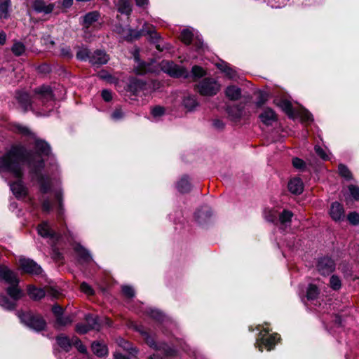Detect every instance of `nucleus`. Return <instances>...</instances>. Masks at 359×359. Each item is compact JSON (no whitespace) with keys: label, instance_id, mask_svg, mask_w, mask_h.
Here are the masks:
<instances>
[{"label":"nucleus","instance_id":"f257e3e1","mask_svg":"<svg viewBox=\"0 0 359 359\" xmlns=\"http://www.w3.org/2000/svg\"><path fill=\"white\" fill-rule=\"evenodd\" d=\"M13 131L21 135L27 140H33V151H27L25 146L18 144L0 157V175L7 179L13 195L18 199H24L28 194L27 187L22 182L23 164L29 169V178L36 182L40 189V202L42 211L49 214L55 207L57 217L61 218L65 213L63 192L60 187V170L51 149L47 142L39 139L27 126L15 123Z\"/></svg>","mask_w":359,"mask_h":359},{"label":"nucleus","instance_id":"f03ea898","mask_svg":"<svg viewBox=\"0 0 359 359\" xmlns=\"http://www.w3.org/2000/svg\"><path fill=\"white\" fill-rule=\"evenodd\" d=\"M15 97L24 112L31 111L36 116H48L55 104L52 88L48 85L35 88L32 95L25 91H18Z\"/></svg>","mask_w":359,"mask_h":359},{"label":"nucleus","instance_id":"7ed1b4c3","mask_svg":"<svg viewBox=\"0 0 359 359\" xmlns=\"http://www.w3.org/2000/svg\"><path fill=\"white\" fill-rule=\"evenodd\" d=\"M114 30L128 41H132L140 39L143 35H147L149 41L155 44L156 48L159 52L169 50L172 48L170 43L163 41L161 35L156 32L155 27L147 23H144L140 30L131 29L129 27H123L121 25H116Z\"/></svg>","mask_w":359,"mask_h":359},{"label":"nucleus","instance_id":"20e7f679","mask_svg":"<svg viewBox=\"0 0 359 359\" xmlns=\"http://www.w3.org/2000/svg\"><path fill=\"white\" fill-rule=\"evenodd\" d=\"M0 280L9 285L6 292L0 294V306L6 310H13L16 302L23 295L22 290L18 287L19 280L16 274L6 266H0Z\"/></svg>","mask_w":359,"mask_h":359},{"label":"nucleus","instance_id":"39448f33","mask_svg":"<svg viewBox=\"0 0 359 359\" xmlns=\"http://www.w3.org/2000/svg\"><path fill=\"white\" fill-rule=\"evenodd\" d=\"M161 70L175 78L191 79L196 81L206 75V70L198 65H194L189 72L185 67L175 64L172 61L163 60L160 63Z\"/></svg>","mask_w":359,"mask_h":359},{"label":"nucleus","instance_id":"423d86ee","mask_svg":"<svg viewBox=\"0 0 359 359\" xmlns=\"http://www.w3.org/2000/svg\"><path fill=\"white\" fill-rule=\"evenodd\" d=\"M140 311L155 321L162 323L163 334L168 335H175L177 334L175 332V330H177L176 325L159 309L153 307L142 306Z\"/></svg>","mask_w":359,"mask_h":359},{"label":"nucleus","instance_id":"0eeeda50","mask_svg":"<svg viewBox=\"0 0 359 359\" xmlns=\"http://www.w3.org/2000/svg\"><path fill=\"white\" fill-rule=\"evenodd\" d=\"M196 90L202 96L212 97L221 90L220 83L212 77L203 79L196 85Z\"/></svg>","mask_w":359,"mask_h":359},{"label":"nucleus","instance_id":"6e6552de","mask_svg":"<svg viewBox=\"0 0 359 359\" xmlns=\"http://www.w3.org/2000/svg\"><path fill=\"white\" fill-rule=\"evenodd\" d=\"M18 316L21 323L36 332L43 330L46 327V323L43 318L31 312L19 311Z\"/></svg>","mask_w":359,"mask_h":359},{"label":"nucleus","instance_id":"1a4fd4ad","mask_svg":"<svg viewBox=\"0 0 359 359\" xmlns=\"http://www.w3.org/2000/svg\"><path fill=\"white\" fill-rule=\"evenodd\" d=\"M38 234L47 240L53 252H55V245L59 241L60 235L53 229L48 221L41 222L36 228Z\"/></svg>","mask_w":359,"mask_h":359},{"label":"nucleus","instance_id":"9d476101","mask_svg":"<svg viewBox=\"0 0 359 359\" xmlns=\"http://www.w3.org/2000/svg\"><path fill=\"white\" fill-rule=\"evenodd\" d=\"M86 323H78L76 331L79 334H85L90 330H98L100 328V320L97 316L87 314L85 316Z\"/></svg>","mask_w":359,"mask_h":359},{"label":"nucleus","instance_id":"9b49d317","mask_svg":"<svg viewBox=\"0 0 359 359\" xmlns=\"http://www.w3.org/2000/svg\"><path fill=\"white\" fill-rule=\"evenodd\" d=\"M27 292L30 298L34 300L41 299L45 295L50 296L52 298H57L59 296L57 290L53 287H50L45 291L43 289L36 288L33 285H29Z\"/></svg>","mask_w":359,"mask_h":359},{"label":"nucleus","instance_id":"f8f14e48","mask_svg":"<svg viewBox=\"0 0 359 359\" xmlns=\"http://www.w3.org/2000/svg\"><path fill=\"white\" fill-rule=\"evenodd\" d=\"M19 266L20 269L27 273L39 275L42 273L41 267L34 260L26 257L19 259Z\"/></svg>","mask_w":359,"mask_h":359},{"label":"nucleus","instance_id":"ddd939ff","mask_svg":"<svg viewBox=\"0 0 359 359\" xmlns=\"http://www.w3.org/2000/svg\"><path fill=\"white\" fill-rule=\"evenodd\" d=\"M128 88L134 95H139L142 93L147 95L149 92V85L141 79H133L130 81Z\"/></svg>","mask_w":359,"mask_h":359},{"label":"nucleus","instance_id":"4468645a","mask_svg":"<svg viewBox=\"0 0 359 359\" xmlns=\"http://www.w3.org/2000/svg\"><path fill=\"white\" fill-rule=\"evenodd\" d=\"M317 268L320 274L329 275L335 269V263L330 257H321L318 262Z\"/></svg>","mask_w":359,"mask_h":359},{"label":"nucleus","instance_id":"2eb2a0df","mask_svg":"<svg viewBox=\"0 0 359 359\" xmlns=\"http://www.w3.org/2000/svg\"><path fill=\"white\" fill-rule=\"evenodd\" d=\"M147 344L156 350H162L165 355L167 356H175L177 353V351L174 348L167 344H159L158 345L155 341V338H146Z\"/></svg>","mask_w":359,"mask_h":359},{"label":"nucleus","instance_id":"dca6fc26","mask_svg":"<svg viewBox=\"0 0 359 359\" xmlns=\"http://www.w3.org/2000/svg\"><path fill=\"white\" fill-rule=\"evenodd\" d=\"M109 60V57L105 51L102 50H96L93 53H91L90 62L93 65L100 66L107 63Z\"/></svg>","mask_w":359,"mask_h":359},{"label":"nucleus","instance_id":"f3484780","mask_svg":"<svg viewBox=\"0 0 359 359\" xmlns=\"http://www.w3.org/2000/svg\"><path fill=\"white\" fill-rule=\"evenodd\" d=\"M165 115V108L160 105H156L151 107L150 114L147 119L153 123H158L163 120Z\"/></svg>","mask_w":359,"mask_h":359},{"label":"nucleus","instance_id":"a211bd4d","mask_svg":"<svg viewBox=\"0 0 359 359\" xmlns=\"http://www.w3.org/2000/svg\"><path fill=\"white\" fill-rule=\"evenodd\" d=\"M330 215L332 219L334 221H341L345 218L344 209L341 204L338 202L332 203Z\"/></svg>","mask_w":359,"mask_h":359},{"label":"nucleus","instance_id":"6ab92c4d","mask_svg":"<svg viewBox=\"0 0 359 359\" xmlns=\"http://www.w3.org/2000/svg\"><path fill=\"white\" fill-rule=\"evenodd\" d=\"M259 118L262 123L266 126H272L277 120L275 111L271 108H266L259 114Z\"/></svg>","mask_w":359,"mask_h":359},{"label":"nucleus","instance_id":"aec40b11","mask_svg":"<svg viewBox=\"0 0 359 359\" xmlns=\"http://www.w3.org/2000/svg\"><path fill=\"white\" fill-rule=\"evenodd\" d=\"M276 339V338H257L255 346L260 351H263L264 349L271 351L278 342Z\"/></svg>","mask_w":359,"mask_h":359},{"label":"nucleus","instance_id":"412c9836","mask_svg":"<svg viewBox=\"0 0 359 359\" xmlns=\"http://www.w3.org/2000/svg\"><path fill=\"white\" fill-rule=\"evenodd\" d=\"M293 213L291 211L288 210H283L278 215V219L276 224L279 225L281 229L285 230L290 225Z\"/></svg>","mask_w":359,"mask_h":359},{"label":"nucleus","instance_id":"4be33fe9","mask_svg":"<svg viewBox=\"0 0 359 359\" xmlns=\"http://www.w3.org/2000/svg\"><path fill=\"white\" fill-rule=\"evenodd\" d=\"M139 52H140L139 48H136L133 53V57H134V60L135 62L134 69H135L136 74H144L147 71L149 70V67L146 62H144L140 60V56H139Z\"/></svg>","mask_w":359,"mask_h":359},{"label":"nucleus","instance_id":"5701e85b","mask_svg":"<svg viewBox=\"0 0 359 359\" xmlns=\"http://www.w3.org/2000/svg\"><path fill=\"white\" fill-rule=\"evenodd\" d=\"M212 211L208 205H203L195 212V219L198 223H205L212 216Z\"/></svg>","mask_w":359,"mask_h":359},{"label":"nucleus","instance_id":"b1692460","mask_svg":"<svg viewBox=\"0 0 359 359\" xmlns=\"http://www.w3.org/2000/svg\"><path fill=\"white\" fill-rule=\"evenodd\" d=\"M32 8L36 13L49 14L54 9V4H46L43 0H35L32 4Z\"/></svg>","mask_w":359,"mask_h":359},{"label":"nucleus","instance_id":"393cba45","mask_svg":"<svg viewBox=\"0 0 359 359\" xmlns=\"http://www.w3.org/2000/svg\"><path fill=\"white\" fill-rule=\"evenodd\" d=\"M216 66L229 79L235 80L237 78L238 74L236 70L231 67L228 63L222 61L217 63Z\"/></svg>","mask_w":359,"mask_h":359},{"label":"nucleus","instance_id":"a878e982","mask_svg":"<svg viewBox=\"0 0 359 359\" xmlns=\"http://www.w3.org/2000/svg\"><path fill=\"white\" fill-rule=\"evenodd\" d=\"M115 6L118 13L130 15L132 12V4L130 0H115Z\"/></svg>","mask_w":359,"mask_h":359},{"label":"nucleus","instance_id":"bb28decb","mask_svg":"<svg viewBox=\"0 0 359 359\" xmlns=\"http://www.w3.org/2000/svg\"><path fill=\"white\" fill-rule=\"evenodd\" d=\"M226 97L231 101H237L241 97V89L235 86H228L224 91Z\"/></svg>","mask_w":359,"mask_h":359},{"label":"nucleus","instance_id":"cd10ccee","mask_svg":"<svg viewBox=\"0 0 359 359\" xmlns=\"http://www.w3.org/2000/svg\"><path fill=\"white\" fill-rule=\"evenodd\" d=\"M288 189L294 194H300L304 190V184L299 177H294L288 182Z\"/></svg>","mask_w":359,"mask_h":359},{"label":"nucleus","instance_id":"c85d7f7f","mask_svg":"<svg viewBox=\"0 0 359 359\" xmlns=\"http://www.w3.org/2000/svg\"><path fill=\"white\" fill-rule=\"evenodd\" d=\"M74 249L82 262H90L93 260L90 252L81 245L76 244Z\"/></svg>","mask_w":359,"mask_h":359},{"label":"nucleus","instance_id":"c756f323","mask_svg":"<svg viewBox=\"0 0 359 359\" xmlns=\"http://www.w3.org/2000/svg\"><path fill=\"white\" fill-rule=\"evenodd\" d=\"M100 16V14L98 11L89 12L83 17L82 24L88 28L93 23L98 20Z\"/></svg>","mask_w":359,"mask_h":359},{"label":"nucleus","instance_id":"7c9ffc66","mask_svg":"<svg viewBox=\"0 0 359 359\" xmlns=\"http://www.w3.org/2000/svg\"><path fill=\"white\" fill-rule=\"evenodd\" d=\"M182 104L187 111H191L198 106V102L196 96L187 95L184 97Z\"/></svg>","mask_w":359,"mask_h":359},{"label":"nucleus","instance_id":"2f4dec72","mask_svg":"<svg viewBox=\"0 0 359 359\" xmlns=\"http://www.w3.org/2000/svg\"><path fill=\"white\" fill-rule=\"evenodd\" d=\"M191 184L188 177L182 176L176 183V188L181 193H187L191 190Z\"/></svg>","mask_w":359,"mask_h":359},{"label":"nucleus","instance_id":"473e14b6","mask_svg":"<svg viewBox=\"0 0 359 359\" xmlns=\"http://www.w3.org/2000/svg\"><path fill=\"white\" fill-rule=\"evenodd\" d=\"M11 7V0H0V18L8 19L10 16Z\"/></svg>","mask_w":359,"mask_h":359},{"label":"nucleus","instance_id":"72a5a7b5","mask_svg":"<svg viewBox=\"0 0 359 359\" xmlns=\"http://www.w3.org/2000/svg\"><path fill=\"white\" fill-rule=\"evenodd\" d=\"M92 350L93 353L98 357H104L107 355V346L99 341H94L92 344Z\"/></svg>","mask_w":359,"mask_h":359},{"label":"nucleus","instance_id":"f704fd0d","mask_svg":"<svg viewBox=\"0 0 359 359\" xmlns=\"http://www.w3.org/2000/svg\"><path fill=\"white\" fill-rule=\"evenodd\" d=\"M126 116V112L121 107H115L112 111L109 114V118L114 122H119L124 119Z\"/></svg>","mask_w":359,"mask_h":359},{"label":"nucleus","instance_id":"c9c22d12","mask_svg":"<svg viewBox=\"0 0 359 359\" xmlns=\"http://www.w3.org/2000/svg\"><path fill=\"white\" fill-rule=\"evenodd\" d=\"M286 246L292 250H297L302 246V241L297 239L293 234H290L286 238Z\"/></svg>","mask_w":359,"mask_h":359},{"label":"nucleus","instance_id":"e433bc0d","mask_svg":"<svg viewBox=\"0 0 359 359\" xmlns=\"http://www.w3.org/2000/svg\"><path fill=\"white\" fill-rule=\"evenodd\" d=\"M279 213L280 212H278V210L274 208H266L264 210V218L268 222L274 223L276 224L277 220L278 219Z\"/></svg>","mask_w":359,"mask_h":359},{"label":"nucleus","instance_id":"4c0bfd02","mask_svg":"<svg viewBox=\"0 0 359 359\" xmlns=\"http://www.w3.org/2000/svg\"><path fill=\"white\" fill-rule=\"evenodd\" d=\"M26 50L25 44L19 41H14L13 44L11 47V51L15 56L22 55Z\"/></svg>","mask_w":359,"mask_h":359},{"label":"nucleus","instance_id":"58836bf2","mask_svg":"<svg viewBox=\"0 0 359 359\" xmlns=\"http://www.w3.org/2000/svg\"><path fill=\"white\" fill-rule=\"evenodd\" d=\"M254 334L257 337H276L274 333H270V329L268 326L259 325L254 330Z\"/></svg>","mask_w":359,"mask_h":359},{"label":"nucleus","instance_id":"ea45409f","mask_svg":"<svg viewBox=\"0 0 359 359\" xmlns=\"http://www.w3.org/2000/svg\"><path fill=\"white\" fill-rule=\"evenodd\" d=\"M226 111L229 116L233 118H238L242 116L243 107L240 105L228 107Z\"/></svg>","mask_w":359,"mask_h":359},{"label":"nucleus","instance_id":"a19ab883","mask_svg":"<svg viewBox=\"0 0 359 359\" xmlns=\"http://www.w3.org/2000/svg\"><path fill=\"white\" fill-rule=\"evenodd\" d=\"M319 294L318 288L313 284H310L306 291V298L308 300L316 299Z\"/></svg>","mask_w":359,"mask_h":359},{"label":"nucleus","instance_id":"79ce46f5","mask_svg":"<svg viewBox=\"0 0 359 359\" xmlns=\"http://www.w3.org/2000/svg\"><path fill=\"white\" fill-rule=\"evenodd\" d=\"M339 175L346 180H351L353 178L352 173L348 167L344 164H339L338 166Z\"/></svg>","mask_w":359,"mask_h":359},{"label":"nucleus","instance_id":"37998d69","mask_svg":"<svg viewBox=\"0 0 359 359\" xmlns=\"http://www.w3.org/2000/svg\"><path fill=\"white\" fill-rule=\"evenodd\" d=\"M194 34L189 29H184L182 31L180 34L181 40L183 43L188 45L192 41Z\"/></svg>","mask_w":359,"mask_h":359},{"label":"nucleus","instance_id":"c03bdc74","mask_svg":"<svg viewBox=\"0 0 359 359\" xmlns=\"http://www.w3.org/2000/svg\"><path fill=\"white\" fill-rule=\"evenodd\" d=\"M91 53L88 50V49L86 47H81L79 49L76 53V57L79 60H90Z\"/></svg>","mask_w":359,"mask_h":359},{"label":"nucleus","instance_id":"a18cd8bd","mask_svg":"<svg viewBox=\"0 0 359 359\" xmlns=\"http://www.w3.org/2000/svg\"><path fill=\"white\" fill-rule=\"evenodd\" d=\"M57 344L66 352L72 347V342L69 338H57Z\"/></svg>","mask_w":359,"mask_h":359},{"label":"nucleus","instance_id":"49530a36","mask_svg":"<svg viewBox=\"0 0 359 359\" xmlns=\"http://www.w3.org/2000/svg\"><path fill=\"white\" fill-rule=\"evenodd\" d=\"M121 292L125 297L128 299H131L135 297V289L128 285H123L121 286Z\"/></svg>","mask_w":359,"mask_h":359},{"label":"nucleus","instance_id":"de8ad7c7","mask_svg":"<svg viewBox=\"0 0 359 359\" xmlns=\"http://www.w3.org/2000/svg\"><path fill=\"white\" fill-rule=\"evenodd\" d=\"M289 0H264L268 6L273 8H280L285 6Z\"/></svg>","mask_w":359,"mask_h":359},{"label":"nucleus","instance_id":"09e8293b","mask_svg":"<svg viewBox=\"0 0 359 359\" xmlns=\"http://www.w3.org/2000/svg\"><path fill=\"white\" fill-rule=\"evenodd\" d=\"M330 285L334 290H339L341 286V279L337 276H332L330 278Z\"/></svg>","mask_w":359,"mask_h":359},{"label":"nucleus","instance_id":"8fccbe9b","mask_svg":"<svg viewBox=\"0 0 359 359\" xmlns=\"http://www.w3.org/2000/svg\"><path fill=\"white\" fill-rule=\"evenodd\" d=\"M73 321V316L71 315L59 316L56 320L57 324L59 325H67L71 324Z\"/></svg>","mask_w":359,"mask_h":359},{"label":"nucleus","instance_id":"3c124183","mask_svg":"<svg viewBox=\"0 0 359 359\" xmlns=\"http://www.w3.org/2000/svg\"><path fill=\"white\" fill-rule=\"evenodd\" d=\"M60 55L61 57L66 59H71L73 57V53L69 46H62L60 49Z\"/></svg>","mask_w":359,"mask_h":359},{"label":"nucleus","instance_id":"603ef678","mask_svg":"<svg viewBox=\"0 0 359 359\" xmlns=\"http://www.w3.org/2000/svg\"><path fill=\"white\" fill-rule=\"evenodd\" d=\"M350 196L354 201H359V187L353 184L348 186Z\"/></svg>","mask_w":359,"mask_h":359},{"label":"nucleus","instance_id":"864d4df0","mask_svg":"<svg viewBox=\"0 0 359 359\" xmlns=\"http://www.w3.org/2000/svg\"><path fill=\"white\" fill-rule=\"evenodd\" d=\"M292 163L294 168L300 171H304L306 169V163L299 158H293Z\"/></svg>","mask_w":359,"mask_h":359},{"label":"nucleus","instance_id":"5fc2aeb1","mask_svg":"<svg viewBox=\"0 0 359 359\" xmlns=\"http://www.w3.org/2000/svg\"><path fill=\"white\" fill-rule=\"evenodd\" d=\"M299 116L304 123H309L313 121L312 114L306 109H303L299 112Z\"/></svg>","mask_w":359,"mask_h":359},{"label":"nucleus","instance_id":"6e6d98bb","mask_svg":"<svg viewBox=\"0 0 359 359\" xmlns=\"http://www.w3.org/2000/svg\"><path fill=\"white\" fill-rule=\"evenodd\" d=\"M347 219L353 225H357L359 224V214L356 212L349 213L347 216Z\"/></svg>","mask_w":359,"mask_h":359},{"label":"nucleus","instance_id":"4d7b16f0","mask_svg":"<svg viewBox=\"0 0 359 359\" xmlns=\"http://www.w3.org/2000/svg\"><path fill=\"white\" fill-rule=\"evenodd\" d=\"M280 107L288 115H291L292 114V107L290 102L287 100H283L280 102Z\"/></svg>","mask_w":359,"mask_h":359},{"label":"nucleus","instance_id":"13d9d810","mask_svg":"<svg viewBox=\"0 0 359 359\" xmlns=\"http://www.w3.org/2000/svg\"><path fill=\"white\" fill-rule=\"evenodd\" d=\"M120 341L118 342L120 346H122L124 349L127 351H130L132 352H136L135 348L133 347L132 344L127 341L124 340V338H120Z\"/></svg>","mask_w":359,"mask_h":359},{"label":"nucleus","instance_id":"bf43d9fd","mask_svg":"<svg viewBox=\"0 0 359 359\" xmlns=\"http://www.w3.org/2000/svg\"><path fill=\"white\" fill-rule=\"evenodd\" d=\"M81 290L88 295L93 294V289L87 283L83 282L80 285Z\"/></svg>","mask_w":359,"mask_h":359},{"label":"nucleus","instance_id":"052dcab7","mask_svg":"<svg viewBox=\"0 0 359 359\" xmlns=\"http://www.w3.org/2000/svg\"><path fill=\"white\" fill-rule=\"evenodd\" d=\"M268 100V95L266 93H260L257 100L256 101V105L258 107H262Z\"/></svg>","mask_w":359,"mask_h":359},{"label":"nucleus","instance_id":"680f3d73","mask_svg":"<svg viewBox=\"0 0 359 359\" xmlns=\"http://www.w3.org/2000/svg\"><path fill=\"white\" fill-rule=\"evenodd\" d=\"M315 151L317 155L320 157L323 160H327L329 158L328 156L326 154L325 150L321 148L320 146H315Z\"/></svg>","mask_w":359,"mask_h":359},{"label":"nucleus","instance_id":"e2e57ef3","mask_svg":"<svg viewBox=\"0 0 359 359\" xmlns=\"http://www.w3.org/2000/svg\"><path fill=\"white\" fill-rule=\"evenodd\" d=\"M101 96L102 98L105 102H110L112 100L113 95L112 92L111 90H109L107 89H104L101 92Z\"/></svg>","mask_w":359,"mask_h":359},{"label":"nucleus","instance_id":"0e129e2a","mask_svg":"<svg viewBox=\"0 0 359 359\" xmlns=\"http://www.w3.org/2000/svg\"><path fill=\"white\" fill-rule=\"evenodd\" d=\"M52 311L56 316V320H57V318H59V316H62L63 309L60 306L56 304L53 306Z\"/></svg>","mask_w":359,"mask_h":359},{"label":"nucleus","instance_id":"69168bd1","mask_svg":"<svg viewBox=\"0 0 359 359\" xmlns=\"http://www.w3.org/2000/svg\"><path fill=\"white\" fill-rule=\"evenodd\" d=\"M130 327L132 329L136 330L139 333L143 334H144V327L142 325H137L134 322H130L129 324Z\"/></svg>","mask_w":359,"mask_h":359},{"label":"nucleus","instance_id":"338daca9","mask_svg":"<svg viewBox=\"0 0 359 359\" xmlns=\"http://www.w3.org/2000/svg\"><path fill=\"white\" fill-rule=\"evenodd\" d=\"M98 76L101 79L106 80V81H110L111 79V76L108 72H107L105 71H102V72H99Z\"/></svg>","mask_w":359,"mask_h":359},{"label":"nucleus","instance_id":"774afa93","mask_svg":"<svg viewBox=\"0 0 359 359\" xmlns=\"http://www.w3.org/2000/svg\"><path fill=\"white\" fill-rule=\"evenodd\" d=\"M213 126L215 128L221 130L224 127V123L221 120L215 119L213 121Z\"/></svg>","mask_w":359,"mask_h":359}]
</instances>
